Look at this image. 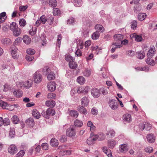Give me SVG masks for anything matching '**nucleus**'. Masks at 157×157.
I'll return each instance as SVG.
<instances>
[{"instance_id":"41","label":"nucleus","mask_w":157,"mask_h":157,"mask_svg":"<svg viewBox=\"0 0 157 157\" xmlns=\"http://www.w3.org/2000/svg\"><path fill=\"white\" fill-rule=\"evenodd\" d=\"M48 115L49 117L50 116H52L55 114V111L52 108H49L47 109Z\"/></svg>"},{"instance_id":"38","label":"nucleus","mask_w":157,"mask_h":157,"mask_svg":"<svg viewBox=\"0 0 157 157\" xmlns=\"http://www.w3.org/2000/svg\"><path fill=\"white\" fill-rule=\"evenodd\" d=\"M13 122L15 124L18 123L19 122V120L18 117L16 115H14L12 118Z\"/></svg>"},{"instance_id":"51","label":"nucleus","mask_w":157,"mask_h":157,"mask_svg":"<svg viewBox=\"0 0 157 157\" xmlns=\"http://www.w3.org/2000/svg\"><path fill=\"white\" fill-rule=\"evenodd\" d=\"M75 19L73 17H70L67 20V24L69 25H72L75 23Z\"/></svg>"},{"instance_id":"18","label":"nucleus","mask_w":157,"mask_h":157,"mask_svg":"<svg viewBox=\"0 0 157 157\" xmlns=\"http://www.w3.org/2000/svg\"><path fill=\"white\" fill-rule=\"evenodd\" d=\"M119 148L120 152L122 153L126 152L128 150L127 145L125 144H121L119 146Z\"/></svg>"},{"instance_id":"20","label":"nucleus","mask_w":157,"mask_h":157,"mask_svg":"<svg viewBox=\"0 0 157 157\" xmlns=\"http://www.w3.org/2000/svg\"><path fill=\"white\" fill-rule=\"evenodd\" d=\"M124 120V121L127 122H130L132 121V118L131 114L128 113L125 114L123 117Z\"/></svg>"},{"instance_id":"45","label":"nucleus","mask_w":157,"mask_h":157,"mask_svg":"<svg viewBox=\"0 0 157 157\" xmlns=\"http://www.w3.org/2000/svg\"><path fill=\"white\" fill-rule=\"evenodd\" d=\"M137 57L140 59H142L144 57V54L142 52H137Z\"/></svg>"},{"instance_id":"52","label":"nucleus","mask_w":157,"mask_h":157,"mask_svg":"<svg viewBox=\"0 0 157 157\" xmlns=\"http://www.w3.org/2000/svg\"><path fill=\"white\" fill-rule=\"evenodd\" d=\"M37 28L36 27H33L29 31V33L31 35H34L36 33Z\"/></svg>"},{"instance_id":"24","label":"nucleus","mask_w":157,"mask_h":157,"mask_svg":"<svg viewBox=\"0 0 157 157\" xmlns=\"http://www.w3.org/2000/svg\"><path fill=\"white\" fill-rule=\"evenodd\" d=\"M77 110L79 112L84 114H86L87 113L86 109L83 106L79 105L78 107Z\"/></svg>"},{"instance_id":"64","label":"nucleus","mask_w":157,"mask_h":157,"mask_svg":"<svg viewBox=\"0 0 157 157\" xmlns=\"http://www.w3.org/2000/svg\"><path fill=\"white\" fill-rule=\"evenodd\" d=\"M25 151L24 150L20 151L16 154L17 157H22L24 155Z\"/></svg>"},{"instance_id":"11","label":"nucleus","mask_w":157,"mask_h":157,"mask_svg":"<svg viewBox=\"0 0 157 157\" xmlns=\"http://www.w3.org/2000/svg\"><path fill=\"white\" fill-rule=\"evenodd\" d=\"M89 89V87L79 88L78 89L77 92L78 94L83 93L85 94L88 92Z\"/></svg>"},{"instance_id":"8","label":"nucleus","mask_w":157,"mask_h":157,"mask_svg":"<svg viewBox=\"0 0 157 157\" xmlns=\"http://www.w3.org/2000/svg\"><path fill=\"white\" fill-rule=\"evenodd\" d=\"M8 151L10 153L14 154L17 151V149L15 145L12 144L9 147Z\"/></svg>"},{"instance_id":"30","label":"nucleus","mask_w":157,"mask_h":157,"mask_svg":"<svg viewBox=\"0 0 157 157\" xmlns=\"http://www.w3.org/2000/svg\"><path fill=\"white\" fill-rule=\"evenodd\" d=\"M87 126L88 127H90V130L91 132L94 130L96 128L95 127L94 125L92 122L90 121H89L88 122Z\"/></svg>"},{"instance_id":"14","label":"nucleus","mask_w":157,"mask_h":157,"mask_svg":"<svg viewBox=\"0 0 157 157\" xmlns=\"http://www.w3.org/2000/svg\"><path fill=\"white\" fill-rule=\"evenodd\" d=\"M32 114L33 117L36 119L40 118L41 116L40 113L36 109H33L32 112Z\"/></svg>"},{"instance_id":"31","label":"nucleus","mask_w":157,"mask_h":157,"mask_svg":"<svg viewBox=\"0 0 157 157\" xmlns=\"http://www.w3.org/2000/svg\"><path fill=\"white\" fill-rule=\"evenodd\" d=\"M146 14L145 13H140L138 15V19L139 21H142L146 18Z\"/></svg>"},{"instance_id":"39","label":"nucleus","mask_w":157,"mask_h":157,"mask_svg":"<svg viewBox=\"0 0 157 157\" xmlns=\"http://www.w3.org/2000/svg\"><path fill=\"white\" fill-rule=\"evenodd\" d=\"M0 106L4 109H8L9 105L6 102L2 101H0Z\"/></svg>"},{"instance_id":"17","label":"nucleus","mask_w":157,"mask_h":157,"mask_svg":"<svg viewBox=\"0 0 157 157\" xmlns=\"http://www.w3.org/2000/svg\"><path fill=\"white\" fill-rule=\"evenodd\" d=\"M89 100L86 97H83L81 99V105L83 106H87L89 102Z\"/></svg>"},{"instance_id":"59","label":"nucleus","mask_w":157,"mask_h":157,"mask_svg":"<svg viewBox=\"0 0 157 157\" xmlns=\"http://www.w3.org/2000/svg\"><path fill=\"white\" fill-rule=\"evenodd\" d=\"M22 41V39L20 37H18L16 39L14 42V44L17 45L20 43Z\"/></svg>"},{"instance_id":"57","label":"nucleus","mask_w":157,"mask_h":157,"mask_svg":"<svg viewBox=\"0 0 157 157\" xmlns=\"http://www.w3.org/2000/svg\"><path fill=\"white\" fill-rule=\"evenodd\" d=\"M27 53L29 55H33L35 53V50L33 49H28L26 51Z\"/></svg>"},{"instance_id":"53","label":"nucleus","mask_w":157,"mask_h":157,"mask_svg":"<svg viewBox=\"0 0 157 157\" xmlns=\"http://www.w3.org/2000/svg\"><path fill=\"white\" fill-rule=\"evenodd\" d=\"M62 39V37L61 34L58 35V39H57V42L56 45L59 47H60L61 44V40Z\"/></svg>"},{"instance_id":"12","label":"nucleus","mask_w":157,"mask_h":157,"mask_svg":"<svg viewBox=\"0 0 157 157\" xmlns=\"http://www.w3.org/2000/svg\"><path fill=\"white\" fill-rule=\"evenodd\" d=\"M91 94L94 98H97L100 96V94L98 89L93 88L91 90Z\"/></svg>"},{"instance_id":"27","label":"nucleus","mask_w":157,"mask_h":157,"mask_svg":"<svg viewBox=\"0 0 157 157\" xmlns=\"http://www.w3.org/2000/svg\"><path fill=\"white\" fill-rule=\"evenodd\" d=\"M70 114L72 117L77 118L78 115V113L76 110H72L70 111Z\"/></svg>"},{"instance_id":"26","label":"nucleus","mask_w":157,"mask_h":157,"mask_svg":"<svg viewBox=\"0 0 157 157\" xmlns=\"http://www.w3.org/2000/svg\"><path fill=\"white\" fill-rule=\"evenodd\" d=\"M25 123L29 127H32L34 124V120L32 118H30L26 121Z\"/></svg>"},{"instance_id":"58","label":"nucleus","mask_w":157,"mask_h":157,"mask_svg":"<svg viewBox=\"0 0 157 157\" xmlns=\"http://www.w3.org/2000/svg\"><path fill=\"white\" fill-rule=\"evenodd\" d=\"M25 58L27 61H31L33 59L34 57L32 55L28 54L26 56Z\"/></svg>"},{"instance_id":"32","label":"nucleus","mask_w":157,"mask_h":157,"mask_svg":"<svg viewBox=\"0 0 157 157\" xmlns=\"http://www.w3.org/2000/svg\"><path fill=\"white\" fill-rule=\"evenodd\" d=\"M95 29L97 31L99 30L101 32L103 33L105 30L104 27L101 25L97 24L95 26Z\"/></svg>"},{"instance_id":"29","label":"nucleus","mask_w":157,"mask_h":157,"mask_svg":"<svg viewBox=\"0 0 157 157\" xmlns=\"http://www.w3.org/2000/svg\"><path fill=\"white\" fill-rule=\"evenodd\" d=\"M145 61L147 64L151 66H154L155 64V62L154 60L149 58H147Z\"/></svg>"},{"instance_id":"23","label":"nucleus","mask_w":157,"mask_h":157,"mask_svg":"<svg viewBox=\"0 0 157 157\" xmlns=\"http://www.w3.org/2000/svg\"><path fill=\"white\" fill-rule=\"evenodd\" d=\"M13 94L15 97L17 98H20L22 96L23 92L21 90H15L13 91Z\"/></svg>"},{"instance_id":"42","label":"nucleus","mask_w":157,"mask_h":157,"mask_svg":"<svg viewBox=\"0 0 157 157\" xmlns=\"http://www.w3.org/2000/svg\"><path fill=\"white\" fill-rule=\"evenodd\" d=\"M65 59L69 63L74 61V60L73 57L70 55H66Z\"/></svg>"},{"instance_id":"55","label":"nucleus","mask_w":157,"mask_h":157,"mask_svg":"<svg viewBox=\"0 0 157 157\" xmlns=\"http://www.w3.org/2000/svg\"><path fill=\"white\" fill-rule=\"evenodd\" d=\"M60 11L59 9L57 8H54L53 9V14L55 16H57L60 14Z\"/></svg>"},{"instance_id":"47","label":"nucleus","mask_w":157,"mask_h":157,"mask_svg":"<svg viewBox=\"0 0 157 157\" xmlns=\"http://www.w3.org/2000/svg\"><path fill=\"white\" fill-rule=\"evenodd\" d=\"M69 65L71 69H75L77 67V64L76 63L74 62V61L71 63H69Z\"/></svg>"},{"instance_id":"4","label":"nucleus","mask_w":157,"mask_h":157,"mask_svg":"<svg viewBox=\"0 0 157 157\" xmlns=\"http://www.w3.org/2000/svg\"><path fill=\"white\" fill-rule=\"evenodd\" d=\"M66 134L68 136L71 137H73L75 135V130L73 126H71L67 129Z\"/></svg>"},{"instance_id":"28","label":"nucleus","mask_w":157,"mask_h":157,"mask_svg":"<svg viewBox=\"0 0 157 157\" xmlns=\"http://www.w3.org/2000/svg\"><path fill=\"white\" fill-rule=\"evenodd\" d=\"M23 42L26 44H29L31 42V39L27 35L24 36L23 38Z\"/></svg>"},{"instance_id":"35","label":"nucleus","mask_w":157,"mask_h":157,"mask_svg":"<svg viewBox=\"0 0 157 157\" xmlns=\"http://www.w3.org/2000/svg\"><path fill=\"white\" fill-rule=\"evenodd\" d=\"M75 125L78 127H81L83 125L82 122L76 119L74 122Z\"/></svg>"},{"instance_id":"5","label":"nucleus","mask_w":157,"mask_h":157,"mask_svg":"<svg viewBox=\"0 0 157 157\" xmlns=\"http://www.w3.org/2000/svg\"><path fill=\"white\" fill-rule=\"evenodd\" d=\"M19 85L21 87H25L29 88L32 86V81L31 80H29L25 82H20Z\"/></svg>"},{"instance_id":"37","label":"nucleus","mask_w":157,"mask_h":157,"mask_svg":"<svg viewBox=\"0 0 157 157\" xmlns=\"http://www.w3.org/2000/svg\"><path fill=\"white\" fill-rule=\"evenodd\" d=\"M77 82L80 84H82L85 82V78L82 76H79L77 78Z\"/></svg>"},{"instance_id":"15","label":"nucleus","mask_w":157,"mask_h":157,"mask_svg":"<svg viewBox=\"0 0 157 157\" xmlns=\"http://www.w3.org/2000/svg\"><path fill=\"white\" fill-rule=\"evenodd\" d=\"M155 51V48L153 47L151 48L148 51L147 55L148 58H152L154 56Z\"/></svg>"},{"instance_id":"25","label":"nucleus","mask_w":157,"mask_h":157,"mask_svg":"<svg viewBox=\"0 0 157 157\" xmlns=\"http://www.w3.org/2000/svg\"><path fill=\"white\" fill-rule=\"evenodd\" d=\"M102 150L103 152L106 154L108 157H111L112 155L110 150L108 149L107 147H104L102 148Z\"/></svg>"},{"instance_id":"36","label":"nucleus","mask_w":157,"mask_h":157,"mask_svg":"<svg viewBox=\"0 0 157 157\" xmlns=\"http://www.w3.org/2000/svg\"><path fill=\"white\" fill-rule=\"evenodd\" d=\"M108 142L109 147L111 148H113L116 144V141L113 140H109Z\"/></svg>"},{"instance_id":"48","label":"nucleus","mask_w":157,"mask_h":157,"mask_svg":"<svg viewBox=\"0 0 157 157\" xmlns=\"http://www.w3.org/2000/svg\"><path fill=\"white\" fill-rule=\"evenodd\" d=\"M110 134L111 137H113L115 135V132L114 131L113 129L110 130L109 131H108L107 133H106V135L107 136Z\"/></svg>"},{"instance_id":"33","label":"nucleus","mask_w":157,"mask_h":157,"mask_svg":"<svg viewBox=\"0 0 157 157\" xmlns=\"http://www.w3.org/2000/svg\"><path fill=\"white\" fill-rule=\"evenodd\" d=\"M100 36L99 32L98 31L94 33L92 35V38L94 40H96Z\"/></svg>"},{"instance_id":"34","label":"nucleus","mask_w":157,"mask_h":157,"mask_svg":"<svg viewBox=\"0 0 157 157\" xmlns=\"http://www.w3.org/2000/svg\"><path fill=\"white\" fill-rule=\"evenodd\" d=\"M46 105L48 107H53L55 105V102L52 100L51 101H47L45 103Z\"/></svg>"},{"instance_id":"6","label":"nucleus","mask_w":157,"mask_h":157,"mask_svg":"<svg viewBox=\"0 0 157 157\" xmlns=\"http://www.w3.org/2000/svg\"><path fill=\"white\" fill-rule=\"evenodd\" d=\"M47 20V18L45 16L43 15L40 17L39 20H37L36 22V25L38 27L41 23L43 24H44Z\"/></svg>"},{"instance_id":"7","label":"nucleus","mask_w":157,"mask_h":157,"mask_svg":"<svg viewBox=\"0 0 157 157\" xmlns=\"http://www.w3.org/2000/svg\"><path fill=\"white\" fill-rule=\"evenodd\" d=\"M47 87L48 90L50 91H53L56 89V83L54 82H51L48 83Z\"/></svg>"},{"instance_id":"54","label":"nucleus","mask_w":157,"mask_h":157,"mask_svg":"<svg viewBox=\"0 0 157 157\" xmlns=\"http://www.w3.org/2000/svg\"><path fill=\"white\" fill-rule=\"evenodd\" d=\"M84 75L86 77H89L91 74V71L90 70L86 69L83 72Z\"/></svg>"},{"instance_id":"49","label":"nucleus","mask_w":157,"mask_h":157,"mask_svg":"<svg viewBox=\"0 0 157 157\" xmlns=\"http://www.w3.org/2000/svg\"><path fill=\"white\" fill-rule=\"evenodd\" d=\"M97 135V139L99 140H103L105 138V135L103 133L100 134L99 135Z\"/></svg>"},{"instance_id":"60","label":"nucleus","mask_w":157,"mask_h":157,"mask_svg":"<svg viewBox=\"0 0 157 157\" xmlns=\"http://www.w3.org/2000/svg\"><path fill=\"white\" fill-rule=\"evenodd\" d=\"M137 21H133L132 22V24L131 25V27L133 29H134L137 27Z\"/></svg>"},{"instance_id":"43","label":"nucleus","mask_w":157,"mask_h":157,"mask_svg":"<svg viewBox=\"0 0 157 157\" xmlns=\"http://www.w3.org/2000/svg\"><path fill=\"white\" fill-rule=\"evenodd\" d=\"M2 42L3 44L6 45H9L11 43L10 39L7 38L3 39L2 40Z\"/></svg>"},{"instance_id":"19","label":"nucleus","mask_w":157,"mask_h":157,"mask_svg":"<svg viewBox=\"0 0 157 157\" xmlns=\"http://www.w3.org/2000/svg\"><path fill=\"white\" fill-rule=\"evenodd\" d=\"M123 35L121 34H116L114 35L113 38L116 41H121L123 39Z\"/></svg>"},{"instance_id":"21","label":"nucleus","mask_w":157,"mask_h":157,"mask_svg":"<svg viewBox=\"0 0 157 157\" xmlns=\"http://www.w3.org/2000/svg\"><path fill=\"white\" fill-rule=\"evenodd\" d=\"M50 144L53 147H56L58 146L59 143L58 140L56 139L55 138H53L51 139L50 141Z\"/></svg>"},{"instance_id":"13","label":"nucleus","mask_w":157,"mask_h":157,"mask_svg":"<svg viewBox=\"0 0 157 157\" xmlns=\"http://www.w3.org/2000/svg\"><path fill=\"white\" fill-rule=\"evenodd\" d=\"M130 37L132 38H135V40L137 42H140L143 40L142 37L141 35H137L135 33L131 34L130 35Z\"/></svg>"},{"instance_id":"46","label":"nucleus","mask_w":157,"mask_h":157,"mask_svg":"<svg viewBox=\"0 0 157 157\" xmlns=\"http://www.w3.org/2000/svg\"><path fill=\"white\" fill-rule=\"evenodd\" d=\"M49 4V5L52 7H55L57 5V2L56 0H50Z\"/></svg>"},{"instance_id":"62","label":"nucleus","mask_w":157,"mask_h":157,"mask_svg":"<svg viewBox=\"0 0 157 157\" xmlns=\"http://www.w3.org/2000/svg\"><path fill=\"white\" fill-rule=\"evenodd\" d=\"M3 124L5 125H9L10 124V121L7 118H5L3 119Z\"/></svg>"},{"instance_id":"22","label":"nucleus","mask_w":157,"mask_h":157,"mask_svg":"<svg viewBox=\"0 0 157 157\" xmlns=\"http://www.w3.org/2000/svg\"><path fill=\"white\" fill-rule=\"evenodd\" d=\"M148 141L150 143H152L155 142V139L154 135L151 134L148 135L147 136Z\"/></svg>"},{"instance_id":"2","label":"nucleus","mask_w":157,"mask_h":157,"mask_svg":"<svg viewBox=\"0 0 157 157\" xmlns=\"http://www.w3.org/2000/svg\"><path fill=\"white\" fill-rule=\"evenodd\" d=\"M42 76L38 71H36L33 74V80L35 83H40L42 81Z\"/></svg>"},{"instance_id":"63","label":"nucleus","mask_w":157,"mask_h":157,"mask_svg":"<svg viewBox=\"0 0 157 157\" xmlns=\"http://www.w3.org/2000/svg\"><path fill=\"white\" fill-rule=\"evenodd\" d=\"M126 54L130 56H134L135 54V52L134 51L132 50L128 51L126 52Z\"/></svg>"},{"instance_id":"10","label":"nucleus","mask_w":157,"mask_h":157,"mask_svg":"<svg viewBox=\"0 0 157 157\" xmlns=\"http://www.w3.org/2000/svg\"><path fill=\"white\" fill-rule=\"evenodd\" d=\"M109 105L111 108L114 110L117 109L118 106V104L116 101L113 99H112L109 101Z\"/></svg>"},{"instance_id":"44","label":"nucleus","mask_w":157,"mask_h":157,"mask_svg":"<svg viewBox=\"0 0 157 157\" xmlns=\"http://www.w3.org/2000/svg\"><path fill=\"white\" fill-rule=\"evenodd\" d=\"M117 42H114L112 43V46L113 47L115 46L117 48H119L122 47V45L121 44V41H117Z\"/></svg>"},{"instance_id":"50","label":"nucleus","mask_w":157,"mask_h":157,"mask_svg":"<svg viewBox=\"0 0 157 157\" xmlns=\"http://www.w3.org/2000/svg\"><path fill=\"white\" fill-rule=\"evenodd\" d=\"M74 5L76 7H80L82 5V0H74Z\"/></svg>"},{"instance_id":"9","label":"nucleus","mask_w":157,"mask_h":157,"mask_svg":"<svg viewBox=\"0 0 157 157\" xmlns=\"http://www.w3.org/2000/svg\"><path fill=\"white\" fill-rule=\"evenodd\" d=\"M98 137L97 135L90 137L87 140V143L89 145L92 144L94 143L95 141L97 140Z\"/></svg>"},{"instance_id":"61","label":"nucleus","mask_w":157,"mask_h":157,"mask_svg":"<svg viewBox=\"0 0 157 157\" xmlns=\"http://www.w3.org/2000/svg\"><path fill=\"white\" fill-rule=\"evenodd\" d=\"M19 25L21 27H24L26 24V22L25 20L24 19H21L19 21Z\"/></svg>"},{"instance_id":"3","label":"nucleus","mask_w":157,"mask_h":157,"mask_svg":"<svg viewBox=\"0 0 157 157\" xmlns=\"http://www.w3.org/2000/svg\"><path fill=\"white\" fill-rule=\"evenodd\" d=\"M11 53L12 57L14 59H17L19 56L18 50L17 48L13 46L12 48Z\"/></svg>"},{"instance_id":"56","label":"nucleus","mask_w":157,"mask_h":157,"mask_svg":"<svg viewBox=\"0 0 157 157\" xmlns=\"http://www.w3.org/2000/svg\"><path fill=\"white\" fill-rule=\"evenodd\" d=\"M56 97V95L55 94L53 93H50L48 94L47 98L48 99H55Z\"/></svg>"},{"instance_id":"1","label":"nucleus","mask_w":157,"mask_h":157,"mask_svg":"<svg viewBox=\"0 0 157 157\" xmlns=\"http://www.w3.org/2000/svg\"><path fill=\"white\" fill-rule=\"evenodd\" d=\"M10 29L13 31V35L15 36H18L21 33V29L18 27L15 22H12L10 24Z\"/></svg>"},{"instance_id":"16","label":"nucleus","mask_w":157,"mask_h":157,"mask_svg":"<svg viewBox=\"0 0 157 157\" xmlns=\"http://www.w3.org/2000/svg\"><path fill=\"white\" fill-rule=\"evenodd\" d=\"M143 127L140 128V130L141 131L143 130L144 128H145L147 130H150L151 127V125L149 123L147 122H144L142 125Z\"/></svg>"},{"instance_id":"40","label":"nucleus","mask_w":157,"mask_h":157,"mask_svg":"<svg viewBox=\"0 0 157 157\" xmlns=\"http://www.w3.org/2000/svg\"><path fill=\"white\" fill-rule=\"evenodd\" d=\"M48 79L49 80L54 79L55 78V74L53 72H51L47 76Z\"/></svg>"}]
</instances>
